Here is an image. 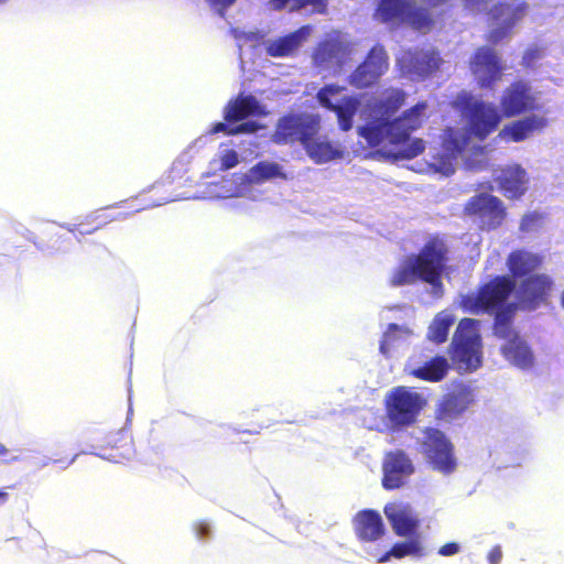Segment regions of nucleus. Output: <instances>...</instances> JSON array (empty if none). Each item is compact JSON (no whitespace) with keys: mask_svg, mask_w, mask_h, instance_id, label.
<instances>
[{"mask_svg":"<svg viewBox=\"0 0 564 564\" xmlns=\"http://www.w3.org/2000/svg\"><path fill=\"white\" fill-rule=\"evenodd\" d=\"M406 94L399 88H391L378 99L372 107L376 115L372 120L358 128V134L362 137L370 148H376L384 141L393 145L404 144L400 156L411 160L422 154L425 150L423 139L410 140V135L420 129L427 118L426 101H419L402 112L400 117L392 118L404 105Z\"/></svg>","mask_w":564,"mask_h":564,"instance_id":"obj_1","label":"nucleus"},{"mask_svg":"<svg viewBox=\"0 0 564 564\" xmlns=\"http://www.w3.org/2000/svg\"><path fill=\"white\" fill-rule=\"evenodd\" d=\"M448 254L449 248L445 239L438 235L431 236L417 253L409 256L394 270L389 281L390 285L397 288L417 281L432 286L441 285L442 275L447 269Z\"/></svg>","mask_w":564,"mask_h":564,"instance_id":"obj_2","label":"nucleus"},{"mask_svg":"<svg viewBox=\"0 0 564 564\" xmlns=\"http://www.w3.org/2000/svg\"><path fill=\"white\" fill-rule=\"evenodd\" d=\"M516 289L513 279L509 275H496L487 283L480 285L476 292L467 293L460 297L459 307L469 314H495V321L500 314L511 308L510 323L517 312L516 303H508V299Z\"/></svg>","mask_w":564,"mask_h":564,"instance_id":"obj_3","label":"nucleus"},{"mask_svg":"<svg viewBox=\"0 0 564 564\" xmlns=\"http://www.w3.org/2000/svg\"><path fill=\"white\" fill-rule=\"evenodd\" d=\"M453 109L462 115L473 139L484 142L498 130L503 117L495 104L477 99L471 93L462 90L452 100Z\"/></svg>","mask_w":564,"mask_h":564,"instance_id":"obj_4","label":"nucleus"},{"mask_svg":"<svg viewBox=\"0 0 564 564\" xmlns=\"http://www.w3.org/2000/svg\"><path fill=\"white\" fill-rule=\"evenodd\" d=\"M383 404L390 427L400 431L417 422L429 401L412 387L397 386L386 394Z\"/></svg>","mask_w":564,"mask_h":564,"instance_id":"obj_5","label":"nucleus"},{"mask_svg":"<svg viewBox=\"0 0 564 564\" xmlns=\"http://www.w3.org/2000/svg\"><path fill=\"white\" fill-rule=\"evenodd\" d=\"M479 321L462 318L451 344V357L459 368L476 370L481 365V341L478 333Z\"/></svg>","mask_w":564,"mask_h":564,"instance_id":"obj_6","label":"nucleus"},{"mask_svg":"<svg viewBox=\"0 0 564 564\" xmlns=\"http://www.w3.org/2000/svg\"><path fill=\"white\" fill-rule=\"evenodd\" d=\"M321 130L319 115L312 113H288L281 117L272 134L275 144L306 145L310 139L316 137Z\"/></svg>","mask_w":564,"mask_h":564,"instance_id":"obj_7","label":"nucleus"},{"mask_svg":"<svg viewBox=\"0 0 564 564\" xmlns=\"http://www.w3.org/2000/svg\"><path fill=\"white\" fill-rule=\"evenodd\" d=\"M345 87L328 84L319 88L316 94L318 104L336 115L341 131H349L354 126V118L361 106L360 98L355 95H343Z\"/></svg>","mask_w":564,"mask_h":564,"instance_id":"obj_8","label":"nucleus"},{"mask_svg":"<svg viewBox=\"0 0 564 564\" xmlns=\"http://www.w3.org/2000/svg\"><path fill=\"white\" fill-rule=\"evenodd\" d=\"M511 308L506 313L500 314L497 322L494 323V334L506 343L501 347L503 357L521 369L531 368L534 364V356L527 343L514 330L512 323H510Z\"/></svg>","mask_w":564,"mask_h":564,"instance_id":"obj_9","label":"nucleus"},{"mask_svg":"<svg viewBox=\"0 0 564 564\" xmlns=\"http://www.w3.org/2000/svg\"><path fill=\"white\" fill-rule=\"evenodd\" d=\"M421 448L434 470L448 475L456 469L457 462L454 445L443 431L436 427H425Z\"/></svg>","mask_w":564,"mask_h":564,"instance_id":"obj_10","label":"nucleus"},{"mask_svg":"<svg viewBox=\"0 0 564 564\" xmlns=\"http://www.w3.org/2000/svg\"><path fill=\"white\" fill-rule=\"evenodd\" d=\"M464 214L476 219L481 230L491 231L503 224L507 217V208L499 197L488 193H479L466 202Z\"/></svg>","mask_w":564,"mask_h":564,"instance_id":"obj_11","label":"nucleus"},{"mask_svg":"<svg viewBox=\"0 0 564 564\" xmlns=\"http://www.w3.org/2000/svg\"><path fill=\"white\" fill-rule=\"evenodd\" d=\"M529 4L523 0H501L487 11L491 23L497 24L488 35L487 41L497 44L525 17Z\"/></svg>","mask_w":564,"mask_h":564,"instance_id":"obj_12","label":"nucleus"},{"mask_svg":"<svg viewBox=\"0 0 564 564\" xmlns=\"http://www.w3.org/2000/svg\"><path fill=\"white\" fill-rule=\"evenodd\" d=\"M538 99L530 84L514 80L507 86L499 100V110L503 118H513L539 109Z\"/></svg>","mask_w":564,"mask_h":564,"instance_id":"obj_13","label":"nucleus"},{"mask_svg":"<svg viewBox=\"0 0 564 564\" xmlns=\"http://www.w3.org/2000/svg\"><path fill=\"white\" fill-rule=\"evenodd\" d=\"M503 68L498 53L486 45L476 48L469 59L470 73L482 89H491L502 78Z\"/></svg>","mask_w":564,"mask_h":564,"instance_id":"obj_14","label":"nucleus"},{"mask_svg":"<svg viewBox=\"0 0 564 564\" xmlns=\"http://www.w3.org/2000/svg\"><path fill=\"white\" fill-rule=\"evenodd\" d=\"M553 289V280L545 273L522 279L517 289V310L534 311L545 304Z\"/></svg>","mask_w":564,"mask_h":564,"instance_id":"obj_15","label":"nucleus"},{"mask_svg":"<svg viewBox=\"0 0 564 564\" xmlns=\"http://www.w3.org/2000/svg\"><path fill=\"white\" fill-rule=\"evenodd\" d=\"M389 68V57L381 44H376L361 64L349 76V84L358 89L375 85Z\"/></svg>","mask_w":564,"mask_h":564,"instance_id":"obj_16","label":"nucleus"},{"mask_svg":"<svg viewBox=\"0 0 564 564\" xmlns=\"http://www.w3.org/2000/svg\"><path fill=\"white\" fill-rule=\"evenodd\" d=\"M443 61L435 50L409 48L401 52L397 65L403 75L427 77L440 69Z\"/></svg>","mask_w":564,"mask_h":564,"instance_id":"obj_17","label":"nucleus"},{"mask_svg":"<svg viewBox=\"0 0 564 564\" xmlns=\"http://www.w3.org/2000/svg\"><path fill=\"white\" fill-rule=\"evenodd\" d=\"M382 486L387 490H394L402 487L405 478L414 471L413 464L409 456L400 449L389 452L382 464Z\"/></svg>","mask_w":564,"mask_h":564,"instance_id":"obj_18","label":"nucleus"},{"mask_svg":"<svg viewBox=\"0 0 564 564\" xmlns=\"http://www.w3.org/2000/svg\"><path fill=\"white\" fill-rule=\"evenodd\" d=\"M383 511L398 536H411L416 533L419 520L409 505L389 503Z\"/></svg>","mask_w":564,"mask_h":564,"instance_id":"obj_19","label":"nucleus"},{"mask_svg":"<svg viewBox=\"0 0 564 564\" xmlns=\"http://www.w3.org/2000/svg\"><path fill=\"white\" fill-rule=\"evenodd\" d=\"M546 126V119L539 116H528L514 120L503 126L498 132L497 138L505 142H522L528 139L535 130H541Z\"/></svg>","mask_w":564,"mask_h":564,"instance_id":"obj_20","label":"nucleus"},{"mask_svg":"<svg viewBox=\"0 0 564 564\" xmlns=\"http://www.w3.org/2000/svg\"><path fill=\"white\" fill-rule=\"evenodd\" d=\"M352 524L356 536L362 542H375L384 534L382 518L376 510L359 511L354 517Z\"/></svg>","mask_w":564,"mask_h":564,"instance_id":"obj_21","label":"nucleus"},{"mask_svg":"<svg viewBox=\"0 0 564 564\" xmlns=\"http://www.w3.org/2000/svg\"><path fill=\"white\" fill-rule=\"evenodd\" d=\"M264 109L252 95L240 94L235 99L228 101L224 109V119L226 122H239L251 116H263Z\"/></svg>","mask_w":564,"mask_h":564,"instance_id":"obj_22","label":"nucleus"},{"mask_svg":"<svg viewBox=\"0 0 564 564\" xmlns=\"http://www.w3.org/2000/svg\"><path fill=\"white\" fill-rule=\"evenodd\" d=\"M543 257L523 249L513 250L507 258V267L510 278L524 279L541 268Z\"/></svg>","mask_w":564,"mask_h":564,"instance_id":"obj_23","label":"nucleus"},{"mask_svg":"<svg viewBox=\"0 0 564 564\" xmlns=\"http://www.w3.org/2000/svg\"><path fill=\"white\" fill-rule=\"evenodd\" d=\"M101 451L102 455L111 460L128 459L134 453L132 435L123 429L111 432L105 437Z\"/></svg>","mask_w":564,"mask_h":564,"instance_id":"obj_24","label":"nucleus"},{"mask_svg":"<svg viewBox=\"0 0 564 564\" xmlns=\"http://www.w3.org/2000/svg\"><path fill=\"white\" fill-rule=\"evenodd\" d=\"M499 189L510 199L521 197L525 192L527 173L519 164L501 169L496 177Z\"/></svg>","mask_w":564,"mask_h":564,"instance_id":"obj_25","label":"nucleus"},{"mask_svg":"<svg viewBox=\"0 0 564 564\" xmlns=\"http://www.w3.org/2000/svg\"><path fill=\"white\" fill-rule=\"evenodd\" d=\"M311 32V25H303L294 32L271 41L267 46L268 55L272 57H285L294 54L307 40Z\"/></svg>","mask_w":564,"mask_h":564,"instance_id":"obj_26","label":"nucleus"},{"mask_svg":"<svg viewBox=\"0 0 564 564\" xmlns=\"http://www.w3.org/2000/svg\"><path fill=\"white\" fill-rule=\"evenodd\" d=\"M470 403L467 393L463 391H451L444 394L435 408V420L451 422L457 419Z\"/></svg>","mask_w":564,"mask_h":564,"instance_id":"obj_27","label":"nucleus"},{"mask_svg":"<svg viewBox=\"0 0 564 564\" xmlns=\"http://www.w3.org/2000/svg\"><path fill=\"white\" fill-rule=\"evenodd\" d=\"M447 371V359L444 356H435L424 365L413 369L411 375L420 380L440 382L446 377Z\"/></svg>","mask_w":564,"mask_h":564,"instance_id":"obj_28","label":"nucleus"},{"mask_svg":"<svg viewBox=\"0 0 564 564\" xmlns=\"http://www.w3.org/2000/svg\"><path fill=\"white\" fill-rule=\"evenodd\" d=\"M316 137L308 140L304 150L307 155L317 164H323L335 159H339L343 152L328 141H317Z\"/></svg>","mask_w":564,"mask_h":564,"instance_id":"obj_29","label":"nucleus"},{"mask_svg":"<svg viewBox=\"0 0 564 564\" xmlns=\"http://www.w3.org/2000/svg\"><path fill=\"white\" fill-rule=\"evenodd\" d=\"M470 139H473V135L467 131L466 127L464 130L447 127L442 133V147L449 154L456 155L466 149Z\"/></svg>","mask_w":564,"mask_h":564,"instance_id":"obj_30","label":"nucleus"},{"mask_svg":"<svg viewBox=\"0 0 564 564\" xmlns=\"http://www.w3.org/2000/svg\"><path fill=\"white\" fill-rule=\"evenodd\" d=\"M109 221L110 219L105 214L95 212L70 225L68 231L76 237L91 235L105 227Z\"/></svg>","mask_w":564,"mask_h":564,"instance_id":"obj_31","label":"nucleus"},{"mask_svg":"<svg viewBox=\"0 0 564 564\" xmlns=\"http://www.w3.org/2000/svg\"><path fill=\"white\" fill-rule=\"evenodd\" d=\"M78 453L66 447H56L37 463L39 468L55 466L59 470L68 468L77 458Z\"/></svg>","mask_w":564,"mask_h":564,"instance_id":"obj_32","label":"nucleus"},{"mask_svg":"<svg viewBox=\"0 0 564 564\" xmlns=\"http://www.w3.org/2000/svg\"><path fill=\"white\" fill-rule=\"evenodd\" d=\"M455 319L451 314L438 313L429 328L427 337L435 344H443L447 340L448 332Z\"/></svg>","mask_w":564,"mask_h":564,"instance_id":"obj_33","label":"nucleus"},{"mask_svg":"<svg viewBox=\"0 0 564 564\" xmlns=\"http://www.w3.org/2000/svg\"><path fill=\"white\" fill-rule=\"evenodd\" d=\"M339 52V42L335 40L322 41L317 44L313 52L314 64L318 67H325L338 57Z\"/></svg>","mask_w":564,"mask_h":564,"instance_id":"obj_34","label":"nucleus"},{"mask_svg":"<svg viewBox=\"0 0 564 564\" xmlns=\"http://www.w3.org/2000/svg\"><path fill=\"white\" fill-rule=\"evenodd\" d=\"M409 555L421 556L423 549L419 539H411L404 542L395 543L388 552H386L379 560V563L387 562L390 557L402 558Z\"/></svg>","mask_w":564,"mask_h":564,"instance_id":"obj_35","label":"nucleus"},{"mask_svg":"<svg viewBox=\"0 0 564 564\" xmlns=\"http://www.w3.org/2000/svg\"><path fill=\"white\" fill-rule=\"evenodd\" d=\"M250 177L256 183H262L271 178H285L286 176L278 163L260 161L250 169Z\"/></svg>","mask_w":564,"mask_h":564,"instance_id":"obj_36","label":"nucleus"},{"mask_svg":"<svg viewBox=\"0 0 564 564\" xmlns=\"http://www.w3.org/2000/svg\"><path fill=\"white\" fill-rule=\"evenodd\" d=\"M327 0H296L295 9L300 11L306 7H311V13L324 14L327 12Z\"/></svg>","mask_w":564,"mask_h":564,"instance_id":"obj_37","label":"nucleus"},{"mask_svg":"<svg viewBox=\"0 0 564 564\" xmlns=\"http://www.w3.org/2000/svg\"><path fill=\"white\" fill-rule=\"evenodd\" d=\"M543 220V215L536 212L525 214L520 221V231L529 232L539 227Z\"/></svg>","mask_w":564,"mask_h":564,"instance_id":"obj_38","label":"nucleus"},{"mask_svg":"<svg viewBox=\"0 0 564 564\" xmlns=\"http://www.w3.org/2000/svg\"><path fill=\"white\" fill-rule=\"evenodd\" d=\"M219 162H220V167H219L220 171L230 170V169L235 167L236 165H238V163H239L238 153L232 149H227L220 153Z\"/></svg>","mask_w":564,"mask_h":564,"instance_id":"obj_39","label":"nucleus"},{"mask_svg":"<svg viewBox=\"0 0 564 564\" xmlns=\"http://www.w3.org/2000/svg\"><path fill=\"white\" fill-rule=\"evenodd\" d=\"M260 126L254 121H247L240 124H237L231 128L229 131V135H237L241 133H254L259 130Z\"/></svg>","mask_w":564,"mask_h":564,"instance_id":"obj_40","label":"nucleus"},{"mask_svg":"<svg viewBox=\"0 0 564 564\" xmlns=\"http://www.w3.org/2000/svg\"><path fill=\"white\" fill-rule=\"evenodd\" d=\"M194 531L198 539L204 540L210 536L212 525L208 521L200 520L194 524Z\"/></svg>","mask_w":564,"mask_h":564,"instance_id":"obj_41","label":"nucleus"},{"mask_svg":"<svg viewBox=\"0 0 564 564\" xmlns=\"http://www.w3.org/2000/svg\"><path fill=\"white\" fill-rule=\"evenodd\" d=\"M488 0H463L464 8L473 13H482L487 10Z\"/></svg>","mask_w":564,"mask_h":564,"instance_id":"obj_42","label":"nucleus"},{"mask_svg":"<svg viewBox=\"0 0 564 564\" xmlns=\"http://www.w3.org/2000/svg\"><path fill=\"white\" fill-rule=\"evenodd\" d=\"M289 6V11L294 12L297 11L295 9L296 0H270V6L275 11H282Z\"/></svg>","mask_w":564,"mask_h":564,"instance_id":"obj_43","label":"nucleus"},{"mask_svg":"<svg viewBox=\"0 0 564 564\" xmlns=\"http://www.w3.org/2000/svg\"><path fill=\"white\" fill-rule=\"evenodd\" d=\"M541 51L539 48H530L524 52L522 57V64L525 67H531L535 59L541 57Z\"/></svg>","mask_w":564,"mask_h":564,"instance_id":"obj_44","label":"nucleus"},{"mask_svg":"<svg viewBox=\"0 0 564 564\" xmlns=\"http://www.w3.org/2000/svg\"><path fill=\"white\" fill-rule=\"evenodd\" d=\"M398 330H400L399 325H397L394 323H391V324L388 325V330L386 332V334L383 336V339L380 343V351L384 356L389 355L388 341H389L390 333L391 332H398Z\"/></svg>","mask_w":564,"mask_h":564,"instance_id":"obj_45","label":"nucleus"},{"mask_svg":"<svg viewBox=\"0 0 564 564\" xmlns=\"http://www.w3.org/2000/svg\"><path fill=\"white\" fill-rule=\"evenodd\" d=\"M460 547L456 542H448L442 545L438 550V554L442 556H453L459 552Z\"/></svg>","mask_w":564,"mask_h":564,"instance_id":"obj_46","label":"nucleus"},{"mask_svg":"<svg viewBox=\"0 0 564 564\" xmlns=\"http://www.w3.org/2000/svg\"><path fill=\"white\" fill-rule=\"evenodd\" d=\"M490 564H499L502 558V552L499 545L494 546L487 555Z\"/></svg>","mask_w":564,"mask_h":564,"instance_id":"obj_47","label":"nucleus"},{"mask_svg":"<svg viewBox=\"0 0 564 564\" xmlns=\"http://www.w3.org/2000/svg\"><path fill=\"white\" fill-rule=\"evenodd\" d=\"M0 459L3 463H11L18 459V456H12L11 451L0 442Z\"/></svg>","mask_w":564,"mask_h":564,"instance_id":"obj_48","label":"nucleus"},{"mask_svg":"<svg viewBox=\"0 0 564 564\" xmlns=\"http://www.w3.org/2000/svg\"><path fill=\"white\" fill-rule=\"evenodd\" d=\"M231 128L232 127H229L226 122H216L210 128L209 133L210 134H217V133L224 132L227 135H229V131L231 130Z\"/></svg>","mask_w":564,"mask_h":564,"instance_id":"obj_49","label":"nucleus"},{"mask_svg":"<svg viewBox=\"0 0 564 564\" xmlns=\"http://www.w3.org/2000/svg\"><path fill=\"white\" fill-rule=\"evenodd\" d=\"M212 7L225 10L232 6L236 0H206Z\"/></svg>","mask_w":564,"mask_h":564,"instance_id":"obj_50","label":"nucleus"},{"mask_svg":"<svg viewBox=\"0 0 564 564\" xmlns=\"http://www.w3.org/2000/svg\"><path fill=\"white\" fill-rule=\"evenodd\" d=\"M9 499V495L7 491L0 489V505L6 503Z\"/></svg>","mask_w":564,"mask_h":564,"instance_id":"obj_51","label":"nucleus"},{"mask_svg":"<svg viewBox=\"0 0 564 564\" xmlns=\"http://www.w3.org/2000/svg\"><path fill=\"white\" fill-rule=\"evenodd\" d=\"M561 304L564 307V290H563L562 297H561Z\"/></svg>","mask_w":564,"mask_h":564,"instance_id":"obj_52","label":"nucleus"},{"mask_svg":"<svg viewBox=\"0 0 564 564\" xmlns=\"http://www.w3.org/2000/svg\"><path fill=\"white\" fill-rule=\"evenodd\" d=\"M8 0H0V4L6 3Z\"/></svg>","mask_w":564,"mask_h":564,"instance_id":"obj_53","label":"nucleus"}]
</instances>
